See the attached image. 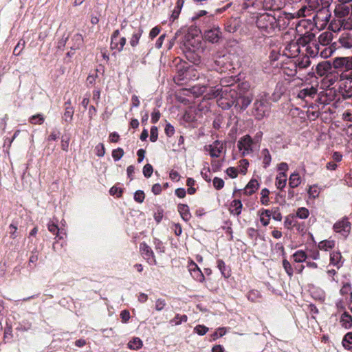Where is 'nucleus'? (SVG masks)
<instances>
[{
    "mask_svg": "<svg viewBox=\"0 0 352 352\" xmlns=\"http://www.w3.org/2000/svg\"><path fill=\"white\" fill-rule=\"evenodd\" d=\"M259 186L260 184L258 181L252 178L244 188L243 193L245 195H252L258 189Z\"/></svg>",
    "mask_w": 352,
    "mask_h": 352,
    "instance_id": "nucleus-18",
    "label": "nucleus"
},
{
    "mask_svg": "<svg viewBox=\"0 0 352 352\" xmlns=\"http://www.w3.org/2000/svg\"><path fill=\"white\" fill-rule=\"evenodd\" d=\"M212 184L214 188L217 190H221L225 185L223 179L219 177H214V179H212Z\"/></svg>",
    "mask_w": 352,
    "mask_h": 352,
    "instance_id": "nucleus-53",
    "label": "nucleus"
},
{
    "mask_svg": "<svg viewBox=\"0 0 352 352\" xmlns=\"http://www.w3.org/2000/svg\"><path fill=\"white\" fill-rule=\"evenodd\" d=\"M133 199L135 201L142 204L145 199L144 192L142 190H138L134 192Z\"/></svg>",
    "mask_w": 352,
    "mask_h": 352,
    "instance_id": "nucleus-57",
    "label": "nucleus"
},
{
    "mask_svg": "<svg viewBox=\"0 0 352 352\" xmlns=\"http://www.w3.org/2000/svg\"><path fill=\"white\" fill-rule=\"evenodd\" d=\"M261 154L263 158V168H267L270 165L272 161V156L267 148H263L261 151Z\"/></svg>",
    "mask_w": 352,
    "mask_h": 352,
    "instance_id": "nucleus-33",
    "label": "nucleus"
},
{
    "mask_svg": "<svg viewBox=\"0 0 352 352\" xmlns=\"http://www.w3.org/2000/svg\"><path fill=\"white\" fill-rule=\"evenodd\" d=\"M294 214H289L285 218L284 226L286 228L291 230L294 227V224L296 221L295 220Z\"/></svg>",
    "mask_w": 352,
    "mask_h": 352,
    "instance_id": "nucleus-42",
    "label": "nucleus"
},
{
    "mask_svg": "<svg viewBox=\"0 0 352 352\" xmlns=\"http://www.w3.org/2000/svg\"><path fill=\"white\" fill-rule=\"evenodd\" d=\"M292 257L294 258V261L296 263H301L305 262L307 258H308V254L305 251L302 250H299L295 252Z\"/></svg>",
    "mask_w": 352,
    "mask_h": 352,
    "instance_id": "nucleus-29",
    "label": "nucleus"
},
{
    "mask_svg": "<svg viewBox=\"0 0 352 352\" xmlns=\"http://www.w3.org/2000/svg\"><path fill=\"white\" fill-rule=\"evenodd\" d=\"M194 70L193 67L186 61L179 59L176 63V74L174 77L178 82L188 80L191 78V72Z\"/></svg>",
    "mask_w": 352,
    "mask_h": 352,
    "instance_id": "nucleus-4",
    "label": "nucleus"
},
{
    "mask_svg": "<svg viewBox=\"0 0 352 352\" xmlns=\"http://www.w3.org/2000/svg\"><path fill=\"white\" fill-rule=\"evenodd\" d=\"M223 165V160H212L211 161V170L212 172L216 173L219 171L221 169Z\"/></svg>",
    "mask_w": 352,
    "mask_h": 352,
    "instance_id": "nucleus-60",
    "label": "nucleus"
},
{
    "mask_svg": "<svg viewBox=\"0 0 352 352\" xmlns=\"http://www.w3.org/2000/svg\"><path fill=\"white\" fill-rule=\"evenodd\" d=\"M140 250L142 256L150 265H156V259L151 248L146 243L142 242L140 244Z\"/></svg>",
    "mask_w": 352,
    "mask_h": 352,
    "instance_id": "nucleus-9",
    "label": "nucleus"
},
{
    "mask_svg": "<svg viewBox=\"0 0 352 352\" xmlns=\"http://www.w3.org/2000/svg\"><path fill=\"white\" fill-rule=\"evenodd\" d=\"M184 0H177L176 2V5L172 11V13L169 17V21L170 23H173L176 19H177L181 13L182 9L184 6Z\"/></svg>",
    "mask_w": 352,
    "mask_h": 352,
    "instance_id": "nucleus-21",
    "label": "nucleus"
},
{
    "mask_svg": "<svg viewBox=\"0 0 352 352\" xmlns=\"http://www.w3.org/2000/svg\"><path fill=\"white\" fill-rule=\"evenodd\" d=\"M316 94V90L313 87L311 88H304L298 94V98L302 100H305L307 97L314 98L315 94Z\"/></svg>",
    "mask_w": 352,
    "mask_h": 352,
    "instance_id": "nucleus-26",
    "label": "nucleus"
},
{
    "mask_svg": "<svg viewBox=\"0 0 352 352\" xmlns=\"http://www.w3.org/2000/svg\"><path fill=\"white\" fill-rule=\"evenodd\" d=\"M276 1L277 0H263V2L261 1L263 10L265 11L268 10L272 14L279 13L280 6Z\"/></svg>",
    "mask_w": 352,
    "mask_h": 352,
    "instance_id": "nucleus-15",
    "label": "nucleus"
},
{
    "mask_svg": "<svg viewBox=\"0 0 352 352\" xmlns=\"http://www.w3.org/2000/svg\"><path fill=\"white\" fill-rule=\"evenodd\" d=\"M45 121V117L42 113H36L30 117L29 122L32 124H42Z\"/></svg>",
    "mask_w": 352,
    "mask_h": 352,
    "instance_id": "nucleus-39",
    "label": "nucleus"
},
{
    "mask_svg": "<svg viewBox=\"0 0 352 352\" xmlns=\"http://www.w3.org/2000/svg\"><path fill=\"white\" fill-rule=\"evenodd\" d=\"M339 45L337 49L343 47L347 50H352V34L351 33H342L338 40Z\"/></svg>",
    "mask_w": 352,
    "mask_h": 352,
    "instance_id": "nucleus-13",
    "label": "nucleus"
},
{
    "mask_svg": "<svg viewBox=\"0 0 352 352\" xmlns=\"http://www.w3.org/2000/svg\"><path fill=\"white\" fill-rule=\"evenodd\" d=\"M40 250L38 249L37 247H34L32 250L31 251V255L29 258V265H30L32 263L34 264L37 262L38 259V254H39Z\"/></svg>",
    "mask_w": 352,
    "mask_h": 352,
    "instance_id": "nucleus-46",
    "label": "nucleus"
},
{
    "mask_svg": "<svg viewBox=\"0 0 352 352\" xmlns=\"http://www.w3.org/2000/svg\"><path fill=\"white\" fill-rule=\"evenodd\" d=\"M342 346L347 350L352 349V331L346 333L342 341Z\"/></svg>",
    "mask_w": 352,
    "mask_h": 352,
    "instance_id": "nucleus-32",
    "label": "nucleus"
},
{
    "mask_svg": "<svg viewBox=\"0 0 352 352\" xmlns=\"http://www.w3.org/2000/svg\"><path fill=\"white\" fill-rule=\"evenodd\" d=\"M309 210L305 207H300L297 209L296 214H294L295 218L300 219H306L309 217Z\"/></svg>",
    "mask_w": 352,
    "mask_h": 352,
    "instance_id": "nucleus-35",
    "label": "nucleus"
},
{
    "mask_svg": "<svg viewBox=\"0 0 352 352\" xmlns=\"http://www.w3.org/2000/svg\"><path fill=\"white\" fill-rule=\"evenodd\" d=\"M300 44L303 46V47H305V51H306V53L307 54V56H309V58H316L317 57V52H316V50H315V43H314V40H311V41H302V40H300Z\"/></svg>",
    "mask_w": 352,
    "mask_h": 352,
    "instance_id": "nucleus-14",
    "label": "nucleus"
},
{
    "mask_svg": "<svg viewBox=\"0 0 352 352\" xmlns=\"http://www.w3.org/2000/svg\"><path fill=\"white\" fill-rule=\"evenodd\" d=\"M250 85L248 81H243L232 85L230 88L228 97L232 98L234 108L236 111H243L251 104L253 100V94L250 90Z\"/></svg>",
    "mask_w": 352,
    "mask_h": 352,
    "instance_id": "nucleus-1",
    "label": "nucleus"
},
{
    "mask_svg": "<svg viewBox=\"0 0 352 352\" xmlns=\"http://www.w3.org/2000/svg\"><path fill=\"white\" fill-rule=\"evenodd\" d=\"M73 40L75 41L76 43V46L71 47V49L73 50L80 48V47L83 43L82 36V34H80L79 33L74 34V36L73 37Z\"/></svg>",
    "mask_w": 352,
    "mask_h": 352,
    "instance_id": "nucleus-59",
    "label": "nucleus"
},
{
    "mask_svg": "<svg viewBox=\"0 0 352 352\" xmlns=\"http://www.w3.org/2000/svg\"><path fill=\"white\" fill-rule=\"evenodd\" d=\"M189 272L191 276L196 281L199 283H204L205 281V276L204 273L193 261H190L189 263Z\"/></svg>",
    "mask_w": 352,
    "mask_h": 352,
    "instance_id": "nucleus-12",
    "label": "nucleus"
},
{
    "mask_svg": "<svg viewBox=\"0 0 352 352\" xmlns=\"http://www.w3.org/2000/svg\"><path fill=\"white\" fill-rule=\"evenodd\" d=\"M201 33V30L191 26L188 29L181 41V48L184 50H199L201 46V41L197 38L198 33Z\"/></svg>",
    "mask_w": 352,
    "mask_h": 352,
    "instance_id": "nucleus-3",
    "label": "nucleus"
},
{
    "mask_svg": "<svg viewBox=\"0 0 352 352\" xmlns=\"http://www.w3.org/2000/svg\"><path fill=\"white\" fill-rule=\"evenodd\" d=\"M333 228L336 232H339L344 236H347L351 230V223L347 217L343 218L334 223Z\"/></svg>",
    "mask_w": 352,
    "mask_h": 352,
    "instance_id": "nucleus-10",
    "label": "nucleus"
},
{
    "mask_svg": "<svg viewBox=\"0 0 352 352\" xmlns=\"http://www.w3.org/2000/svg\"><path fill=\"white\" fill-rule=\"evenodd\" d=\"M243 208V204L240 199H234L230 204V212L231 214L239 216L241 214Z\"/></svg>",
    "mask_w": 352,
    "mask_h": 352,
    "instance_id": "nucleus-24",
    "label": "nucleus"
},
{
    "mask_svg": "<svg viewBox=\"0 0 352 352\" xmlns=\"http://www.w3.org/2000/svg\"><path fill=\"white\" fill-rule=\"evenodd\" d=\"M268 111L267 102L265 100H256L253 104L252 116L257 120H261L266 116Z\"/></svg>",
    "mask_w": 352,
    "mask_h": 352,
    "instance_id": "nucleus-6",
    "label": "nucleus"
},
{
    "mask_svg": "<svg viewBox=\"0 0 352 352\" xmlns=\"http://www.w3.org/2000/svg\"><path fill=\"white\" fill-rule=\"evenodd\" d=\"M287 182V179H285V178L280 179V178L276 177L275 186L278 189H279L281 191H283L284 188L286 186Z\"/></svg>",
    "mask_w": 352,
    "mask_h": 352,
    "instance_id": "nucleus-62",
    "label": "nucleus"
},
{
    "mask_svg": "<svg viewBox=\"0 0 352 352\" xmlns=\"http://www.w3.org/2000/svg\"><path fill=\"white\" fill-rule=\"evenodd\" d=\"M25 45V41L23 39H20L13 50V54L15 56H19L23 50Z\"/></svg>",
    "mask_w": 352,
    "mask_h": 352,
    "instance_id": "nucleus-56",
    "label": "nucleus"
},
{
    "mask_svg": "<svg viewBox=\"0 0 352 352\" xmlns=\"http://www.w3.org/2000/svg\"><path fill=\"white\" fill-rule=\"evenodd\" d=\"M330 35L328 32H323L322 33L319 37L318 40H314L315 43V50H316L317 52V56H320L321 51H322V45H324L325 41H327L330 38Z\"/></svg>",
    "mask_w": 352,
    "mask_h": 352,
    "instance_id": "nucleus-16",
    "label": "nucleus"
},
{
    "mask_svg": "<svg viewBox=\"0 0 352 352\" xmlns=\"http://www.w3.org/2000/svg\"><path fill=\"white\" fill-rule=\"evenodd\" d=\"M185 58L189 63H192L195 66H199L202 64V59L197 50H184Z\"/></svg>",
    "mask_w": 352,
    "mask_h": 352,
    "instance_id": "nucleus-11",
    "label": "nucleus"
},
{
    "mask_svg": "<svg viewBox=\"0 0 352 352\" xmlns=\"http://www.w3.org/2000/svg\"><path fill=\"white\" fill-rule=\"evenodd\" d=\"M143 346V342L138 337L133 338L127 344V347L131 350H138Z\"/></svg>",
    "mask_w": 352,
    "mask_h": 352,
    "instance_id": "nucleus-30",
    "label": "nucleus"
},
{
    "mask_svg": "<svg viewBox=\"0 0 352 352\" xmlns=\"http://www.w3.org/2000/svg\"><path fill=\"white\" fill-rule=\"evenodd\" d=\"M284 21L283 18L280 15H276V13L264 12L258 14L256 24L258 29L270 34L274 32L276 28L280 30L281 22L285 23Z\"/></svg>",
    "mask_w": 352,
    "mask_h": 352,
    "instance_id": "nucleus-2",
    "label": "nucleus"
},
{
    "mask_svg": "<svg viewBox=\"0 0 352 352\" xmlns=\"http://www.w3.org/2000/svg\"><path fill=\"white\" fill-rule=\"evenodd\" d=\"M32 324L29 322L22 321L19 322L18 326L16 327V330L18 331H28L31 329Z\"/></svg>",
    "mask_w": 352,
    "mask_h": 352,
    "instance_id": "nucleus-51",
    "label": "nucleus"
},
{
    "mask_svg": "<svg viewBox=\"0 0 352 352\" xmlns=\"http://www.w3.org/2000/svg\"><path fill=\"white\" fill-rule=\"evenodd\" d=\"M261 4V1L257 0H244L242 7L243 9L248 10L251 8H256Z\"/></svg>",
    "mask_w": 352,
    "mask_h": 352,
    "instance_id": "nucleus-37",
    "label": "nucleus"
},
{
    "mask_svg": "<svg viewBox=\"0 0 352 352\" xmlns=\"http://www.w3.org/2000/svg\"><path fill=\"white\" fill-rule=\"evenodd\" d=\"M217 265L223 278H228L231 276L230 267L227 266L222 259H218L217 261Z\"/></svg>",
    "mask_w": 352,
    "mask_h": 352,
    "instance_id": "nucleus-23",
    "label": "nucleus"
},
{
    "mask_svg": "<svg viewBox=\"0 0 352 352\" xmlns=\"http://www.w3.org/2000/svg\"><path fill=\"white\" fill-rule=\"evenodd\" d=\"M188 320V316L185 314L180 315L176 314L173 320H171L170 322L174 323L175 325H179L182 322H186Z\"/></svg>",
    "mask_w": 352,
    "mask_h": 352,
    "instance_id": "nucleus-48",
    "label": "nucleus"
},
{
    "mask_svg": "<svg viewBox=\"0 0 352 352\" xmlns=\"http://www.w3.org/2000/svg\"><path fill=\"white\" fill-rule=\"evenodd\" d=\"M124 154V150L120 147L113 149L111 153L112 157L115 162L120 160Z\"/></svg>",
    "mask_w": 352,
    "mask_h": 352,
    "instance_id": "nucleus-47",
    "label": "nucleus"
},
{
    "mask_svg": "<svg viewBox=\"0 0 352 352\" xmlns=\"http://www.w3.org/2000/svg\"><path fill=\"white\" fill-rule=\"evenodd\" d=\"M282 263L285 272L291 278L294 274V268L292 267L291 263L286 258L283 259Z\"/></svg>",
    "mask_w": 352,
    "mask_h": 352,
    "instance_id": "nucleus-43",
    "label": "nucleus"
},
{
    "mask_svg": "<svg viewBox=\"0 0 352 352\" xmlns=\"http://www.w3.org/2000/svg\"><path fill=\"white\" fill-rule=\"evenodd\" d=\"M230 88H232V86L230 87H226L225 89H223L221 86L217 85L215 87H213L210 91L214 97H219V98H221V97H223L225 96V93L226 91L230 90Z\"/></svg>",
    "mask_w": 352,
    "mask_h": 352,
    "instance_id": "nucleus-31",
    "label": "nucleus"
},
{
    "mask_svg": "<svg viewBox=\"0 0 352 352\" xmlns=\"http://www.w3.org/2000/svg\"><path fill=\"white\" fill-rule=\"evenodd\" d=\"M153 173V167L151 164H146L144 166L142 173L146 178H150Z\"/></svg>",
    "mask_w": 352,
    "mask_h": 352,
    "instance_id": "nucleus-55",
    "label": "nucleus"
},
{
    "mask_svg": "<svg viewBox=\"0 0 352 352\" xmlns=\"http://www.w3.org/2000/svg\"><path fill=\"white\" fill-rule=\"evenodd\" d=\"M338 43L334 42L329 47H327V43H324V45H322V49L320 56L324 58H327L331 56L335 50H337L336 47Z\"/></svg>",
    "mask_w": 352,
    "mask_h": 352,
    "instance_id": "nucleus-22",
    "label": "nucleus"
},
{
    "mask_svg": "<svg viewBox=\"0 0 352 352\" xmlns=\"http://www.w3.org/2000/svg\"><path fill=\"white\" fill-rule=\"evenodd\" d=\"M301 183V178L297 171L292 173L289 178V186L290 188L298 187Z\"/></svg>",
    "mask_w": 352,
    "mask_h": 352,
    "instance_id": "nucleus-27",
    "label": "nucleus"
},
{
    "mask_svg": "<svg viewBox=\"0 0 352 352\" xmlns=\"http://www.w3.org/2000/svg\"><path fill=\"white\" fill-rule=\"evenodd\" d=\"M177 210L182 220L186 222L188 221L192 217L189 206L186 204H179Z\"/></svg>",
    "mask_w": 352,
    "mask_h": 352,
    "instance_id": "nucleus-19",
    "label": "nucleus"
},
{
    "mask_svg": "<svg viewBox=\"0 0 352 352\" xmlns=\"http://www.w3.org/2000/svg\"><path fill=\"white\" fill-rule=\"evenodd\" d=\"M124 192V189L117 185L113 186L109 190V194L112 196L121 197Z\"/></svg>",
    "mask_w": 352,
    "mask_h": 352,
    "instance_id": "nucleus-50",
    "label": "nucleus"
},
{
    "mask_svg": "<svg viewBox=\"0 0 352 352\" xmlns=\"http://www.w3.org/2000/svg\"><path fill=\"white\" fill-rule=\"evenodd\" d=\"M340 293L342 296H346L351 294L352 296V287L349 282L343 283L342 287L340 289Z\"/></svg>",
    "mask_w": 352,
    "mask_h": 352,
    "instance_id": "nucleus-45",
    "label": "nucleus"
},
{
    "mask_svg": "<svg viewBox=\"0 0 352 352\" xmlns=\"http://www.w3.org/2000/svg\"><path fill=\"white\" fill-rule=\"evenodd\" d=\"M74 109L72 107H66L63 118L65 122L70 123L73 119Z\"/></svg>",
    "mask_w": 352,
    "mask_h": 352,
    "instance_id": "nucleus-40",
    "label": "nucleus"
},
{
    "mask_svg": "<svg viewBox=\"0 0 352 352\" xmlns=\"http://www.w3.org/2000/svg\"><path fill=\"white\" fill-rule=\"evenodd\" d=\"M253 144L252 138L250 135H245L238 141L237 147L242 156H245L253 152Z\"/></svg>",
    "mask_w": 352,
    "mask_h": 352,
    "instance_id": "nucleus-7",
    "label": "nucleus"
},
{
    "mask_svg": "<svg viewBox=\"0 0 352 352\" xmlns=\"http://www.w3.org/2000/svg\"><path fill=\"white\" fill-rule=\"evenodd\" d=\"M270 191L268 188H264L261 192V199L260 201L262 205L268 206L270 204Z\"/></svg>",
    "mask_w": 352,
    "mask_h": 352,
    "instance_id": "nucleus-38",
    "label": "nucleus"
},
{
    "mask_svg": "<svg viewBox=\"0 0 352 352\" xmlns=\"http://www.w3.org/2000/svg\"><path fill=\"white\" fill-rule=\"evenodd\" d=\"M204 38L211 43H217L222 38V32L221 28L214 24L209 25L208 28L204 30Z\"/></svg>",
    "mask_w": 352,
    "mask_h": 352,
    "instance_id": "nucleus-5",
    "label": "nucleus"
},
{
    "mask_svg": "<svg viewBox=\"0 0 352 352\" xmlns=\"http://www.w3.org/2000/svg\"><path fill=\"white\" fill-rule=\"evenodd\" d=\"M164 217V209L160 206H157V211L154 213L153 217L157 223H160Z\"/></svg>",
    "mask_w": 352,
    "mask_h": 352,
    "instance_id": "nucleus-58",
    "label": "nucleus"
},
{
    "mask_svg": "<svg viewBox=\"0 0 352 352\" xmlns=\"http://www.w3.org/2000/svg\"><path fill=\"white\" fill-rule=\"evenodd\" d=\"M334 246L333 241L324 240L319 243L318 248L320 250H328Z\"/></svg>",
    "mask_w": 352,
    "mask_h": 352,
    "instance_id": "nucleus-49",
    "label": "nucleus"
},
{
    "mask_svg": "<svg viewBox=\"0 0 352 352\" xmlns=\"http://www.w3.org/2000/svg\"><path fill=\"white\" fill-rule=\"evenodd\" d=\"M226 333V329L224 327H219L217 329L212 333L210 335V341H214L219 338L223 336Z\"/></svg>",
    "mask_w": 352,
    "mask_h": 352,
    "instance_id": "nucleus-41",
    "label": "nucleus"
},
{
    "mask_svg": "<svg viewBox=\"0 0 352 352\" xmlns=\"http://www.w3.org/2000/svg\"><path fill=\"white\" fill-rule=\"evenodd\" d=\"M342 255L340 252H333L330 254V263L338 269L342 265Z\"/></svg>",
    "mask_w": 352,
    "mask_h": 352,
    "instance_id": "nucleus-28",
    "label": "nucleus"
},
{
    "mask_svg": "<svg viewBox=\"0 0 352 352\" xmlns=\"http://www.w3.org/2000/svg\"><path fill=\"white\" fill-rule=\"evenodd\" d=\"M120 35L119 30H116L113 31L111 36V50H114V48L118 47V43H115L116 40H118Z\"/></svg>",
    "mask_w": 352,
    "mask_h": 352,
    "instance_id": "nucleus-61",
    "label": "nucleus"
},
{
    "mask_svg": "<svg viewBox=\"0 0 352 352\" xmlns=\"http://www.w3.org/2000/svg\"><path fill=\"white\" fill-rule=\"evenodd\" d=\"M208 330L209 329L204 324H198L196 327H195L193 331L194 333H196L199 336H202L206 334Z\"/></svg>",
    "mask_w": 352,
    "mask_h": 352,
    "instance_id": "nucleus-52",
    "label": "nucleus"
},
{
    "mask_svg": "<svg viewBox=\"0 0 352 352\" xmlns=\"http://www.w3.org/2000/svg\"><path fill=\"white\" fill-rule=\"evenodd\" d=\"M150 141L155 142L158 138V129L156 126H152L150 129Z\"/></svg>",
    "mask_w": 352,
    "mask_h": 352,
    "instance_id": "nucleus-64",
    "label": "nucleus"
},
{
    "mask_svg": "<svg viewBox=\"0 0 352 352\" xmlns=\"http://www.w3.org/2000/svg\"><path fill=\"white\" fill-rule=\"evenodd\" d=\"M153 244L155 245V249L160 253L165 252V246L164 245L162 241L157 238L153 239Z\"/></svg>",
    "mask_w": 352,
    "mask_h": 352,
    "instance_id": "nucleus-54",
    "label": "nucleus"
},
{
    "mask_svg": "<svg viewBox=\"0 0 352 352\" xmlns=\"http://www.w3.org/2000/svg\"><path fill=\"white\" fill-rule=\"evenodd\" d=\"M143 33V30L141 28H139L135 32H134L132 34V37L130 40V44L132 47H135L138 43L139 40Z\"/></svg>",
    "mask_w": 352,
    "mask_h": 352,
    "instance_id": "nucleus-34",
    "label": "nucleus"
},
{
    "mask_svg": "<svg viewBox=\"0 0 352 352\" xmlns=\"http://www.w3.org/2000/svg\"><path fill=\"white\" fill-rule=\"evenodd\" d=\"M340 322L342 327L349 329L352 327V316L350 314L344 311L340 316Z\"/></svg>",
    "mask_w": 352,
    "mask_h": 352,
    "instance_id": "nucleus-25",
    "label": "nucleus"
},
{
    "mask_svg": "<svg viewBox=\"0 0 352 352\" xmlns=\"http://www.w3.org/2000/svg\"><path fill=\"white\" fill-rule=\"evenodd\" d=\"M9 231L8 233L10 234V238L14 240L19 236V232H17L18 226L17 223L12 221V222L9 225L8 227Z\"/></svg>",
    "mask_w": 352,
    "mask_h": 352,
    "instance_id": "nucleus-36",
    "label": "nucleus"
},
{
    "mask_svg": "<svg viewBox=\"0 0 352 352\" xmlns=\"http://www.w3.org/2000/svg\"><path fill=\"white\" fill-rule=\"evenodd\" d=\"M228 91H226L225 93V96L223 97H221V98H219L217 101L219 107L223 110H228L231 107H234V102L232 98L228 97V96L226 95V94L228 93Z\"/></svg>",
    "mask_w": 352,
    "mask_h": 352,
    "instance_id": "nucleus-17",
    "label": "nucleus"
},
{
    "mask_svg": "<svg viewBox=\"0 0 352 352\" xmlns=\"http://www.w3.org/2000/svg\"><path fill=\"white\" fill-rule=\"evenodd\" d=\"M311 62L309 56H304L301 58H298L294 63L296 73L297 70H301L307 68L310 66Z\"/></svg>",
    "mask_w": 352,
    "mask_h": 352,
    "instance_id": "nucleus-20",
    "label": "nucleus"
},
{
    "mask_svg": "<svg viewBox=\"0 0 352 352\" xmlns=\"http://www.w3.org/2000/svg\"><path fill=\"white\" fill-rule=\"evenodd\" d=\"M332 65L336 69L344 70V73H349L352 71V56L336 57L332 59Z\"/></svg>",
    "mask_w": 352,
    "mask_h": 352,
    "instance_id": "nucleus-8",
    "label": "nucleus"
},
{
    "mask_svg": "<svg viewBox=\"0 0 352 352\" xmlns=\"http://www.w3.org/2000/svg\"><path fill=\"white\" fill-rule=\"evenodd\" d=\"M272 217L274 220L277 221L282 220L283 217L278 207H274L272 209Z\"/></svg>",
    "mask_w": 352,
    "mask_h": 352,
    "instance_id": "nucleus-63",
    "label": "nucleus"
},
{
    "mask_svg": "<svg viewBox=\"0 0 352 352\" xmlns=\"http://www.w3.org/2000/svg\"><path fill=\"white\" fill-rule=\"evenodd\" d=\"M206 149L209 152V155L212 158L219 157L221 152L220 149L216 148L211 144L206 146Z\"/></svg>",
    "mask_w": 352,
    "mask_h": 352,
    "instance_id": "nucleus-44",
    "label": "nucleus"
}]
</instances>
